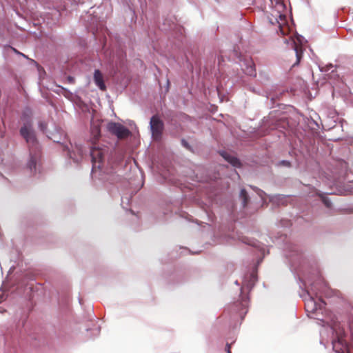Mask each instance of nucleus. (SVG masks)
<instances>
[{"label": "nucleus", "instance_id": "nucleus-13", "mask_svg": "<svg viewBox=\"0 0 353 353\" xmlns=\"http://www.w3.org/2000/svg\"><path fill=\"white\" fill-rule=\"evenodd\" d=\"M239 196L242 200L243 206L245 207L249 201V196L245 189L241 190Z\"/></svg>", "mask_w": 353, "mask_h": 353}, {"label": "nucleus", "instance_id": "nucleus-18", "mask_svg": "<svg viewBox=\"0 0 353 353\" xmlns=\"http://www.w3.org/2000/svg\"><path fill=\"white\" fill-rule=\"evenodd\" d=\"M5 299L4 294H2L0 295V303Z\"/></svg>", "mask_w": 353, "mask_h": 353}, {"label": "nucleus", "instance_id": "nucleus-12", "mask_svg": "<svg viewBox=\"0 0 353 353\" xmlns=\"http://www.w3.org/2000/svg\"><path fill=\"white\" fill-rule=\"evenodd\" d=\"M223 158L228 161L231 165H232L234 167H239L241 165V163L239 160L233 156H231L227 153H225L224 154H222Z\"/></svg>", "mask_w": 353, "mask_h": 353}, {"label": "nucleus", "instance_id": "nucleus-22", "mask_svg": "<svg viewBox=\"0 0 353 353\" xmlns=\"http://www.w3.org/2000/svg\"><path fill=\"white\" fill-rule=\"evenodd\" d=\"M338 343H339V344H342V343H343L342 339H339V340H338Z\"/></svg>", "mask_w": 353, "mask_h": 353}, {"label": "nucleus", "instance_id": "nucleus-5", "mask_svg": "<svg viewBox=\"0 0 353 353\" xmlns=\"http://www.w3.org/2000/svg\"><path fill=\"white\" fill-rule=\"evenodd\" d=\"M90 156L92 163V171L101 169L104 156L103 150L101 148L92 146L90 148Z\"/></svg>", "mask_w": 353, "mask_h": 353}, {"label": "nucleus", "instance_id": "nucleus-20", "mask_svg": "<svg viewBox=\"0 0 353 353\" xmlns=\"http://www.w3.org/2000/svg\"><path fill=\"white\" fill-rule=\"evenodd\" d=\"M61 146L62 147V148H63V150H68V147H67V146L62 145H61Z\"/></svg>", "mask_w": 353, "mask_h": 353}, {"label": "nucleus", "instance_id": "nucleus-4", "mask_svg": "<svg viewBox=\"0 0 353 353\" xmlns=\"http://www.w3.org/2000/svg\"><path fill=\"white\" fill-rule=\"evenodd\" d=\"M150 130L152 138L155 141H159L161 139L164 124L162 120L157 115L153 116L150 119Z\"/></svg>", "mask_w": 353, "mask_h": 353}, {"label": "nucleus", "instance_id": "nucleus-7", "mask_svg": "<svg viewBox=\"0 0 353 353\" xmlns=\"http://www.w3.org/2000/svg\"><path fill=\"white\" fill-rule=\"evenodd\" d=\"M325 304L323 299L319 301L315 296L311 295L309 296V299L305 301V307L307 312L315 314L319 310H321Z\"/></svg>", "mask_w": 353, "mask_h": 353}, {"label": "nucleus", "instance_id": "nucleus-14", "mask_svg": "<svg viewBox=\"0 0 353 353\" xmlns=\"http://www.w3.org/2000/svg\"><path fill=\"white\" fill-rule=\"evenodd\" d=\"M48 14H50V15H51V17H52V19H54V17L55 19H57V18H58V17L59 16V10H57V9H52V12H51L50 13V12H48V13H46V18H48Z\"/></svg>", "mask_w": 353, "mask_h": 353}, {"label": "nucleus", "instance_id": "nucleus-8", "mask_svg": "<svg viewBox=\"0 0 353 353\" xmlns=\"http://www.w3.org/2000/svg\"><path fill=\"white\" fill-rule=\"evenodd\" d=\"M284 41L287 44L290 45L291 48H293L294 50L295 51L296 61L293 64V66L298 65L303 55L302 46L300 43H297L295 41V39H293L292 37H290L289 39H285Z\"/></svg>", "mask_w": 353, "mask_h": 353}, {"label": "nucleus", "instance_id": "nucleus-10", "mask_svg": "<svg viewBox=\"0 0 353 353\" xmlns=\"http://www.w3.org/2000/svg\"><path fill=\"white\" fill-rule=\"evenodd\" d=\"M244 73L249 76H256V70L254 62L252 59L246 60L245 68H243Z\"/></svg>", "mask_w": 353, "mask_h": 353}, {"label": "nucleus", "instance_id": "nucleus-16", "mask_svg": "<svg viewBox=\"0 0 353 353\" xmlns=\"http://www.w3.org/2000/svg\"><path fill=\"white\" fill-rule=\"evenodd\" d=\"M181 143L182 145L186 148L187 149L190 150V145L188 144V143L185 140V139H182L181 140Z\"/></svg>", "mask_w": 353, "mask_h": 353}, {"label": "nucleus", "instance_id": "nucleus-24", "mask_svg": "<svg viewBox=\"0 0 353 353\" xmlns=\"http://www.w3.org/2000/svg\"><path fill=\"white\" fill-rule=\"evenodd\" d=\"M6 284L5 283H3V285H2V288H6Z\"/></svg>", "mask_w": 353, "mask_h": 353}, {"label": "nucleus", "instance_id": "nucleus-9", "mask_svg": "<svg viewBox=\"0 0 353 353\" xmlns=\"http://www.w3.org/2000/svg\"><path fill=\"white\" fill-rule=\"evenodd\" d=\"M94 81L96 85L101 90H106L105 84L103 81V77L99 70H96L94 73Z\"/></svg>", "mask_w": 353, "mask_h": 353}, {"label": "nucleus", "instance_id": "nucleus-1", "mask_svg": "<svg viewBox=\"0 0 353 353\" xmlns=\"http://www.w3.org/2000/svg\"><path fill=\"white\" fill-rule=\"evenodd\" d=\"M20 132L30 147V168L31 170L37 171L39 159L41 157V151L38 146L35 132L30 124L24 125L21 128Z\"/></svg>", "mask_w": 353, "mask_h": 353}, {"label": "nucleus", "instance_id": "nucleus-17", "mask_svg": "<svg viewBox=\"0 0 353 353\" xmlns=\"http://www.w3.org/2000/svg\"><path fill=\"white\" fill-rule=\"evenodd\" d=\"M230 345L229 344H227L226 345V347H225V350L227 351L228 353H231V350H230Z\"/></svg>", "mask_w": 353, "mask_h": 353}, {"label": "nucleus", "instance_id": "nucleus-21", "mask_svg": "<svg viewBox=\"0 0 353 353\" xmlns=\"http://www.w3.org/2000/svg\"><path fill=\"white\" fill-rule=\"evenodd\" d=\"M276 199H277V196H275V197L272 198L271 199V201H272L273 202H275Z\"/></svg>", "mask_w": 353, "mask_h": 353}, {"label": "nucleus", "instance_id": "nucleus-23", "mask_svg": "<svg viewBox=\"0 0 353 353\" xmlns=\"http://www.w3.org/2000/svg\"><path fill=\"white\" fill-rule=\"evenodd\" d=\"M283 163H284V165H290V163L288 161H283Z\"/></svg>", "mask_w": 353, "mask_h": 353}, {"label": "nucleus", "instance_id": "nucleus-11", "mask_svg": "<svg viewBox=\"0 0 353 353\" xmlns=\"http://www.w3.org/2000/svg\"><path fill=\"white\" fill-rule=\"evenodd\" d=\"M91 134L93 137L92 139L95 141L99 139L101 137V128L100 123L99 121L92 122L91 124Z\"/></svg>", "mask_w": 353, "mask_h": 353}, {"label": "nucleus", "instance_id": "nucleus-2", "mask_svg": "<svg viewBox=\"0 0 353 353\" xmlns=\"http://www.w3.org/2000/svg\"><path fill=\"white\" fill-rule=\"evenodd\" d=\"M327 284L321 278L312 283L307 290L308 296H315L319 301H321L323 294L327 295Z\"/></svg>", "mask_w": 353, "mask_h": 353}, {"label": "nucleus", "instance_id": "nucleus-15", "mask_svg": "<svg viewBox=\"0 0 353 353\" xmlns=\"http://www.w3.org/2000/svg\"><path fill=\"white\" fill-rule=\"evenodd\" d=\"M322 199V201L323 203H324V205L327 207V208H331L332 206V203L331 201L327 198V197H325V196H322L321 197Z\"/></svg>", "mask_w": 353, "mask_h": 353}, {"label": "nucleus", "instance_id": "nucleus-3", "mask_svg": "<svg viewBox=\"0 0 353 353\" xmlns=\"http://www.w3.org/2000/svg\"><path fill=\"white\" fill-rule=\"evenodd\" d=\"M106 129L119 139H125L130 134V132L127 128L116 122H109L106 125Z\"/></svg>", "mask_w": 353, "mask_h": 353}, {"label": "nucleus", "instance_id": "nucleus-19", "mask_svg": "<svg viewBox=\"0 0 353 353\" xmlns=\"http://www.w3.org/2000/svg\"><path fill=\"white\" fill-rule=\"evenodd\" d=\"M333 347L336 352H339V350L336 349V345L335 343H333Z\"/></svg>", "mask_w": 353, "mask_h": 353}, {"label": "nucleus", "instance_id": "nucleus-6", "mask_svg": "<svg viewBox=\"0 0 353 353\" xmlns=\"http://www.w3.org/2000/svg\"><path fill=\"white\" fill-rule=\"evenodd\" d=\"M274 19L270 18L272 24H278L280 33L285 36L290 32V28L286 22V16L277 12L275 15L272 14Z\"/></svg>", "mask_w": 353, "mask_h": 353}]
</instances>
